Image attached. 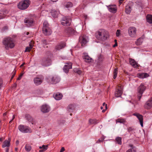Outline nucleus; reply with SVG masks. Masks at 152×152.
<instances>
[{
    "mask_svg": "<svg viewBox=\"0 0 152 152\" xmlns=\"http://www.w3.org/2000/svg\"><path fill=\"white\" fill-rule=\"evenodd\" d=\"M96 36L98 39L103 41L107 38L108 35L107 31L102 30L96 32Z\"/></svg>",
    "mask_w": 152,
    "mask_h": 152,
    "instance_id": "obj_1",
    "label": "nucleus"
},
{
    "mask_svg": "<svg viewBox=\"0 0 152 152\" xmlns=\"http://www.w3.org/2000/svg\"><path fill=\"white\" fill-rule=\"evenodd\" d=\"M3 43L5 46V48L7 49L9 48H13L15 46L13 39L10 37L4 38L3 40Z\"/></svg>",
    "mask_w": 152,
    "mask_h": 152,
    "instance_id": "obj_2",
    "label": "nucleus"
},
{
    "mask_svg": "<svg viewBox=\"0 0 152 152\" xmlns=\"http://www.w3.org/2000/svg\"><path fill=\"white\" fill-rule=\"evenodd\" d=\"M31 1L29 0H23L20 2L18 5V7L21 10L27 9L30 4Z\"/></svg>",
    "mask_w": 152,
    "mask_h": 152,
    "instance_id": "obj_3",
    "label": "nucleus"
},
{
    "mask_svg": "<svg viewBox=\"0 0 152 152\" xmlns=\"http://www.w3.org/2000/svg\"><path fill=\"white\" fill-rule=\"evenodd\" d=\"M18 129L20 132L24 133H30L32 132L31 130L29 127L21 124L18 126Z\"/></svg>",
    "mask_w": 152,
    "mask_h": 152,
    "instance_id": "obj_4",
    "label": "nucleus"
},
{
    "mask_svg": "<svg viewBox=\"0 0 152 152\" xmlns=\"http://www.w3.org/2000/svg\"><path fill=\"white\" fill-rule=\"evenodd\" d=\"M146 88V87L143 84L141 83L138 87L137 89L138 94L137 96L139 100L141 99L143 92L145 91Z\"/></svg>",
    "mask_w": 152,
    "mask_h": 152,
    "instance_id": "obj_5",
    "label": "nucleus"
},
{
    "mask_svg": "<svg viewBox=\"0 0 152 152\" xmlns=\"http://www.w3.org/2000/svg\"><path fill=\"white\" fill-rule=\"evenodd\" d=\"M71 18L69 16L63 17L61 20V23L63 26H69L71 23Z\"/></svg>",
    "mask_w": 152,
    "mask_h": 152,
    "instance_id": "obj_6",
    "label": "nucleus"
},
{
    "mask_svg": "<svg viewBox=\"0 0 152 152\" xmlns=\"http://www.w3.org/2000/svg\"><path fill=\"white\" fill-rule=\"evenodd\" d=\"M41 64L43 66H48L50 65L51 61L49 56H47L43 58L41 61Z\"/></svg>",
    "mask_w": 152,
    "mask_h": 152,
    "instance_id": "obj_7",
    "label": "nucleus"
},
{
    "mask_svg": "<svg viewBox=\"0 0 152 152\" xmlns=\"http://www.w3.org/2000/svg\"><path fill=\"white\" fill-rule=\"evenodd\" d=\"M137 30L134 27H130L128 29V32L129 35L132 37H135L136 34Z\"/></svg>",
    "mask_w": 152,
    "mask_h": 152,
    "instance_id": "obj_8",
    "label": "nucleus"
},
{
    "mask_svg": "<svg viewBox=\"0 0 152 152\" xmlns=\"http://www.w3.org/2000/svg\"><path fill=\"white\" fill-rule=\"evenodd\" d=\"M122 87L119 84L116 88L115 92V96L117 97L121 96L122 94Z\"/></svg>",
    "mask_w": 152,
    "mask_h": 152,
    "instance_id": "obj_9",
    "label": "nucleus"
},
{
    "mask_svg": "<svg viewBox=\"0 0 152 152\" xmlns=\"http://www.w3.org/2000/svg\"><path fill=\"white\" fill-rule=\"evenodd\" d=\"M48 80L53 83H56L60 81V78L57 76H50L49 77Z\"/></svg>",
    "mask_w": 152,
    "mask_h": 152,
    "instance_id": "obj_10",
    "label": "nucleus"
},
{
    "mask_svg": "<svg viewBox=\"0 0 152 152\" xmlns=\"http://www.w3.org/2000/svg\"><path fill=\"white\" fill-rule=\"evenodd\" d=\"M88 37L85 35H83L79 37V41L81 44V45L83 46L88 42Z\"/></svg>",
    "mask_w": 152,
    "mask_h": 152,
    "instance_id": "obj_11",
    "label": "nucleus"
},
{
    "mask_svg": "<svg viewBox=\"0 0 152 152\" xmlns=\"http://www.w3.org/2000/svg\"><path fill=\"white\" fill-rule=\"evenodd\" d=\"M43 77L42 76H38L34 79V82L36 85H39L43 82Z\"/></svg>",
    "mask_w": 152,
    "mask_h": 152,
    "instance_id": "obj_12",
    "label": "nucleus"
},
{
    "mask_svg": "<svg viewBox=\"0 0 152 152\" xmlns=\"http://www.w3.org/2000/svg\"><path fill=\"white\" fill-rule=\"evenodd\" d=\"M106 6L109 11L110 12L114 13L116 12L117 8L116 5L110 4Z\"/></svg>",
    "mask_w": 152,
    "mask_h": 152,
    "instance_id": "obj_13",
    "label": "nucleus"
},
{
    "mask_svg": "<svg viewBox=\"0 0 152 152\" xmlns=\"http://www.w3.org/2000/svg\"><path fill=\"white\" fill-rule=\"evenodd\" d=\"M66 64L64 65L63 68V70L66 73L68 72L69 70L72 68V63L70 62H68L66 63Z\"/></svg>",
    "mask_w": 152,
    "mask_h": 152,
    "instance_id": "obj_14",
    "label": "nucleus"
},
{
    "mask_svg": "<svg viewBox=\"0 0 152 152\" xmlns=\"http://www.w3.org/2000/svg\"><path fill=\"white\" fill-rule=\"evenodd\" d=\"M133 115L136 116L139 121L140 124L141 126H143V116L137 113H134L133 114Z\"/></svg>",
    "mask_w": 152,
    "mask_h": 152,
    "instance_id": "obj_15",
    "label": "nucleus"
},
{
    "mask_svg": "<svg viewBox=\"0 0 152 152\" xmlns=\"http://www.w3.org/2000/svg\"><path fill=\"white\" fill-rule=\"evenodd\" d=\"M75 32V30L70 27L67 28L65 30V33L68 35L74 34Z\"/></svg>",
    "mask_w": 152,
    "mask_h": 152,
    "instance_id": "obj_16",
    "label": "nucleus"
},
{
    "mask_svg": "<svg viewBox=\"0 0 152 152\" xmlns=\"http://www.w3.org/2000/svg\"><path fill=\"white\" fill-rule=\"evenodd\" d=\"M50 110V107L47 105H43L41 107V110L43 113H48L49 112Z\"/></svg>",
    "mask_w": 152,
    "mask_h": 152,
    "instance_id": "obj_17",
    "label": "nucleus"
},
{
    "mask_svg": "<svg viewBox=\"0 0 152 152\" xmlns=\"http://www.w3.org/2000/svg\"><path fill=\"white\" fill-rule=\"evenodd\" d=\"M24 22L28 26H30L33 25L34 21L31 18H26L24 20Z\"/></svg>",
    "mask_w": 152,
    "mask_h": 152,
    "instance_id": "obj_18",
    "label": "nucleus"
},
{
    "mask_svg": "<svg viewBox=\"0 0 152 152\" xmlns=\"http://www.w3.org/2000/svg\"><path fill=\"white\" fill-rule=\"evenodd\" d=\"M152 107V99H150L144 105L145 109H149Z\"/></svg>",
    "mask_w": 152,
    "mask_h": 152,
    "instance_id": "obj_19",
    "label": "nucleus"
},
{
    "mask_svg": "<svg viewBox=\"0 0 152 152\" xmlns=\"http://www.w3.org/2000/svg\"><path fill=\"white\" fill-rule=\"evenodd\" d=\"M137 76L139 78L143 79L148 77L149 75L147 73H142L137 74Z\"/></svg>",
    "mask_w": 152,
    "mask_h": 152,
    "instance_id": "obj_20",
    "label": "nucleus"
},
{
    "mask_svg": "<svg viewBox=\"0 0 152 152\" xmlns=\"http://www.w3.org/2000/svg\"><path fill=\"white\" fill-rule=\"evenodd\" d=\"M8 12V11L6 9H4L0 11V19L4 18L6 14Z\"/></svg>",
    "mask_w": 152,
    "mask_h": 152,
    "instance_id": "obj_21",
    "label": "nucleus"
},
{
    "mask_svg": "<svg viewBox=\"0 0 152 152\" xmlns=\"http://www.w3.org/2000/svg\"><path fill=\"white\" fill-rule=\"evenodd\" d=\"M65 46V43L64 42H61L56 46L55 49L57 50H59L64 48Z\"/></svg>",
    "mask_w": 152,
    "mask_h": 152,
    "instance_id": "obj_22",
    "label": "nucleus"
},
{
    "mask_svg": "<svg viewBox=\"0 0 152 152\" xmlns=\"http://www.w3.org/2000/svg\"><path fill=\"white\" fill-rule=\"evenodd\" d=\"M50 13L53 18H56L57 17L59 12L57 10H56L55 9H52L50 12Z\"/></svg>",
    "mask_w": 152,
    "mask_h": 152,
    "instance_id": "obj_23",
    "label": "nucleus"
},
{
    "mask_svg": "<svg viewBox=\"0 0 152 152\" xmlns=\"http://www.w3.org/2000/svg\"><path fill=\"white\" fill-rule=\"evenodd\" d=\"M42 31L44 34L46 36L50 35L52 33V31L50 28H46V30H44L42 28Z\"/></svg>",
    "mask_w": 152,
    "mask_h": 152,
    "instance_id": "obj_24",
    "label": "nucleus"
},
{
    "mask_svg": "<svg viewBox=\"0 0 152 152\" xmlns=\"http://www.w3.org/2000/svg\"><path fill=\"white\" fill-rule=\"evenodd\" d=\"M83 57L86 62H90L91 61L92 58L87 54H84L83 56Z\"/></svg>",
    "mask_w": 152,
    "mask_h": 152,
    "instance_id": "obj_25",
    "label": "nucleus"
},
{
    "mask_svg": "<svg viewBox=\"0 0 152 152\" xmlns=\"http://www.w3.org/2000/svg\"><path fill=\"white\" fill-rule=\"evenodd\" d=\"M129 61L130 64L134 68H137L138 65L135 60L132 58H129Z\"/></svg>",
    "mask_w": 152,
    "mask_h": 152,
    "instance_id": "obj_26",
    "label": "nucleus"
},
{
    "mask_svg": "<svg viewBox=\"0 0 152 152\" xmlns=\"http://www.w3.org/2000/svg\"><path fill=\"white\" fill-rule=\"evenodd\" d=\"M25 117L27 120L29 122H31L33 124H34L33 118L30 115L27 114L26 115Z\"/></svg>",
    "mask_w": 152,
    "mask_h": 152,
    "instance_id": "obj_27",
    "label": "nucleus"
},
{
    "mask_svg": "<svg viewBox=\"0 0 152 152\" xmlns=\"http://www.w3.org/2000/svg\"><path fill=\"white\" fill-rule=\"evenodd\" d=\"M10 139H8V140H5L3 142L2 147L4 148L6 147H9L10 145Z\"/></svg>",
    "mask_w": 152,
    "mask_h": 152,
    "instance_id": "obj_28",
    "label": "nucleus"
},
{
    "mask_svg": "<svg viewBox=\"0 0 152 152\" xmlns=\"http://www.w3.org/2000/svg\"><path fill=\"white\" fill-rule=\"evenodd\" d=\"M99 121L96 119H90L89 120V123L91 125H95L98 123Z\"/></svg>",
    "mask_w": 152,
    "mask_h": 152,
    "instance_id": "obj_29",
    "label": "nucleus"
},
{
    "mask_svg": "<svg viewBox=\"0 0 152 152\" xmlns=\"http://www.w3.org/2000/svg\"><path fill=\"white\" fill-rule=\"evenodd\" d=\"M75 105L73 104H70L67 107V109L69 112H72L75 109Z\"/></svg>",
    "mask_w": 152,
    "mask_h": 152,
    "instance_id": "obj_30",
    "label": "nucleus"
},
{
    "mask_svg": "<svg viewBox=\"0 0 152 152\" xmlns=\"http://www.w3.org/2000/svg\"><path fill=\"white\" fill-rule=\"evenodd\" d=\"M147 21L150 23H152V15H148L146 17Z\"/></svg>",
    "mask_w": 152,
    "mask_h": 152,
    "instance_id": "obj_31",
    "label": "nucleus"
},
{
    "mask_svg": "<svg viewBox=\"0 0 152 152\" xmlns=\"http://www.w3.org/2000/svg\"><path fill=\"white\" fill-rule=\"evenodd\" d=\"M62 95L61 94H56L54 96V98L56 100H59L61 99Z\"/></svg>",
    "mask_w": 152,
    "mask_h": 152,
    "instance_id": "obj_32",
    "label": "nucleus"
},
{
    "mask_svg": "<svg viewBox=\"0 0 152 152\" xmlns=\"http://www.w3.org/2000/svg\"><path fill=\"white\" fill-rule=\"evenodd\" d=\"M130 146L131 148L127 150L126 152H136V148L132 145H130Z\"/></svg>",
    "mask_w": 152,
    "mask_h": 152,
    "instance_id": "obj_33",
    "label": "nucleus"
},
{
    "mask_svg": "<svg viewBox=\"0 0 152 152\" xmlns=\"http://www.w3.org/2000/svg\"><path fill=\"white\" fill-rule=\"evenodd\" d=\"M131 8L129 6H126L125 8V12L126 13L129 14L131 11Z\"/></svg>",
    "mask_w": 152,
    "mask_h": 152,
    "instance_id": "obj_34",
    "label": "nucleus"
},
{
    "mask_svg": "<svg viewBox=\"0 0 152 152\" xmlns=\"http://www.w3.org/2000/svg\"><path fill=\"white\" fill-rule=\"evenodd\" d=\"M143 41V39L141 38H140L137 40L135 42V44L137 45L141 44Z\"/></svg>",
    "mask_w": 152,
    "mask_h": 152,
    "instance_id": "obj_35",
    "label": "nucleus"
},
{
    "mask_svg": "<svg viewBox=\"0 0 152 152\" xmlns=\"http://www.w3.org/2000/svg\"><path fill=\"white\" fill-rule=\"evenodd\" d=\"M46 28H50L49 27V25L47 21H45L43 23V27L42 28H43L44 30H46Z\"/></svg>",
    "mask_w": 152,
    "mask_h": 152,
    "instance_id": "obj_36",
    "label": "nucleus"
},
{
    "mask_svg": "<svg viewBox=\"0 0 152 152\" xmlns=\"http://www.w3.org/2000/svg\"><path fill=\"white\" fill-rule=\"evenodd\" d=\"M118 69L117 68H115L114 69L113 78L114 79H115L117 77L118 73Z\"/></svg>",
    "mask_w": 152,
    "mask_h": 152,
    "instance_id": "obj_37",
    "label": "nucleus"
},
{
    "mask_svg": "<svg viewBox=\"0 0 152 152\" xmlns=\"http://www.w3.org/2000/svg\"><path fill=\"white\" fill-rule=\"evenodd\" d=\"M116 122L117 123L124 124L126 122V121L124 119L118 118L116 120Z\"/></svg>",
    "mask_w": 152,
    "mask_h": 152,
    "instance_id": "obj_38",
    "label": "nucleus"
},
{
    "mask_svg": "<svg viewBox=\"0 0 152 152\" xmlns=\"http://www.w3.org/2000/svg\"><path fill=\"white\" fill-rule=\"evenodd\" d=\"M121 138L120 137H117L116 138L115 140L117 143L119 145H121L122 144Z\"/></svg>",
    "mask_w": 152,
    "mask_h": 152,
    "instance_id": "obj_39",
    "label": "nucleus"
},
{
    "mask_svg": "<svg viewBox=\"0 0 152 152\" xmlns=\"http://www.w3.org/2000/svg\"><path fill=\"white\" fill-rule=\"evenodd\" d=\"M30 47H27L26 48L25 52H29L30 51L31 49L32 48L33 45L32 44H29Z\"/></svg>",
    "mask_w": 152,
    "mask_h": 152,
    "instance_id": "obj_40",
    "label": "nucleus"
},
{
    "mask_svg": "<svg viewBox=\"0 0 152 152\" xmlns=\"http://www.w3.org/2000/svg\"><path fill=\"white\" fill-rule=\"evenodd\" d=\"M74 72L77 73L78 74L80 75L82 74V71L77 68H75L74 70Z\"/></svg>",
    "mask_w": 152,
    "mask_h": 152,
    "instance_id": "obj_41",
    "label": "nucleus"
},
{
    "mask_svg": "<svg viewBox=\"0 0 152 152\" xmlns=\"http://www.w3.org/2000/svg\"><path fill=\"white\" fill-rule=\"evenodd\" d=\"M72 4L70 2H67L66 4L65 5V7L67 8L71 7H72Z\"/></svg>",
    "mask_w": 152,
    "mask_h": 152,
    "instance_id": "obj_42",
    "label": "nucleus"
},
{
    "mask_svg": "<svg viewBox=\"0 0 152 152\" xmlns=\"http://www.w3.org/2000/svg\"><path fill=\"white\" fill-rule=\"evenodd\" d=\"M103 59V56L102 55H100L98 56V62L99 63L101 62L102 61Z\"/></svg>",
    "mask_w": 152,
    "mask_h": 152,
    "instance_id": "obj_43",
    "label": "nucleus"
},
{
    "mask_svg": "<svg viewBox=\"0 0 152 152\" xmlns=\"http://www.w3.org/2000/svg\"><path fill=\"white\" fill-rule=\"evenodd\" d=\"M48 145H43L42 146H40L39 147V148L40 149H43L44 151L46 150L48 148Z\"/></svg>",
    "mask_w": 152,
    "mask_h": 152,
    "instance_id": "obj_44",
    "label": "nucleus"
},
{
    "mask_svg": "<svg viewBox=\"0 0 152 152\" xmlns=\"http://www.w3.org/2000/svg\"><path fill=\"white\" fill-rule=\"evenodd\" d=\"M25 149L26 151H29L31 149V148L30 146L26 145L25 146Z\"/></svg>",
    "mask_w": 152,
    "mask_h": 152,
    "instance_id": "obj_45",
    "label": "nucleus"
},
{
    "mask_svg": "<svg viewBox=\"0 0 152 152\" xmlns=\"http://www.w3.org/2000/svg\"><path fill=\"white\" fill-rule=\"evenodd\" d=\"M116 36L117 37H119L121 35V30H117L116 32Z\"/></svg>",
    "mask_w": 152,
    "mask_h": 152,
    "instance_id": "obj_46",
    "label": "nucleus"
},
{
    "mask_svg": "<svg viewBox=\"0 0 152 152\" xmlns=\"http://www.w3.org/2000/svg\"><path fill=\"white\" fill-rule=\"evenodd\" d=\"M104 140V138L103 137H101L99 138L96 142V143H99L102 142Z\"/></svg>",
    "mask_w": 152,
    "mask_h": 152,
    "instance_id": "obj_47",
    "label": "nucleus"
},
{
    "mask_svg": "<svg viewBox=\"0 0 152 152\" xmlns=\"http://www.w3.org/2000/svg\"><path fill=\"white\" fill-rule=\"evenodd\" d=\"M42 44L44 45H46L47 44L48 42L46 39H43L42 40Z\"/></svg>",
    "mask_w": 152,
    "mask_h": 152,
    "instance_id": "obj_48",
    "label": "nucleus"
},
{
    "mask_svg": "<svg viewBox=\"0 0 152 152\" xmlns=\"http://www.w3.org/2000/svg\"><path fill=\"white\" fill-rule=\"evenodd\" d=\"M134 130V129L132 127H129L128 128V132H132V131Z\"/></svg>",
    "mask_w": 152,
    "mask_h": 152,
    "instance_id": "obj_49",
    "label": "nucleus"
},
{
    "mask_svg": "<svg viewBox=\"0 0 152 152\" xmlns=\"http://www.w3.org/2000/svg\"><path fill=\"white\" fill-rule=\"evenodd\" d=\"M16 73V71H15L14 70L12 72V75L11 77V80H12V79L14 77L15 74Z\"/></svg>",
    "mask_w": 152,
    "mask_h": 152,
    "instance_id": "obj_50",
    "label": "nucleus"
},
{
    "mask_svg": "<svg viewBox=\"0 0 152 152\" xmlns=\"http://www.w3.org/2000/svg\"><path fill=\"white\" fill-rule=\"evenodd\" d=\"M23 74L22 73H21L18 78H17V80H20L21 78H22V76L23 75Z\"/></svg>",
    "mask_w": 152,
    "mask_h": 152,
    "instance_id": "obj_51",
    "label": "nucleus"
},
{
    "mask_svg": "<svg viewBox=\"0 0 152 152\" xmlns=\"http://www.w3.org/2000/svg\"><path fill=\"white\" fill-rule=\"evenodd\" d=\"M3 81L1 79H0V88L2 87Z\"/></svg>",
    "mask_w": 152,
    "mask_h": 152,
    "instance_id": "obj_52",
    "label": "nucleus"
},
{
    "mask_svg": "<svg viewBox=\"0 0 152 152\" xmlns=\"http://www.w3.org/2000/svg\"><path fill=\"white\" fill-rule=\"evenodd\" d=\"M64 150H65L64 148V147H63L61 148L60 151V152H63L64 151Z\"/></svg>",
    "mask_w": 152,
    "mask_h": 152,
    "instance_id": "obj_53",
    "label": "nucleus"
},
{
    "mask_svg": "<svg viewBox=\"0 0 152 152\" xmlns=\"http://www.w3.org/2000/svg\"><path fill=\"white\" fill-rule=\"evenodd\" d=\"M118 45V43L117 42H115V44L113 45V47L114 48L115 47L117 46Z\"/></svg>",
    "mask_w": 152,
    "mask_h": 152,
    "instance_id": "obj_54",
    "label": "nucleus"
},
{
    "mask_svg": "<svg viewBox=\"0 0 152 152\" xmlns=\"http://www.w3.org/2000/svg\"><path fill=\"white\" fill-rule=\"evenodd\" d=\"M17 84L16 83H15L13 86V87L14 88H16L17 87Z\"/></svg>",
    "mask_w": 152,
    "mask_h": 152,
    "instance_id": "obj_55",
    "label": "nucleus"
},
{
    "mask_svg": "<svg viewBox=\"0 0 152 152\" xmlns=\"http://www.w3.org/2000/svg\"><path fill=\"white\" fill-rule=\"evenodd\" d=\"M123 1V0H119V4H121L122 3Z\"/></svg>",
    "mask_w": 152,
    "mask_h": 152,
    "instance_id": "obj_56",
    "label": "nucleus"
},
{
    "mask_svg": "<svg viewBox=\"0 0 152 152\" xmlns=\"http://www.w3.org/2000/svg\"><path fill=\"white\" fill-rule=\"evenodd\" d=\"M19 142L18 140L16 141V144L17 145H18L19 143Z\"/></svg>",
    "mask_w": 152,
    "mask_h": 152,
    "instance_id": "obj_57",
    "label": "nucleus"
},
{
    "mask_svg": "<svg viewBox=\"0 0 152 152\" xmlns=\"http://www.w3.org/2000/svg\"><path fill=\"white\" fill-rule=\"evenodd\" d=\"M15 118V116H14V115H13V117H12V119L11 121H10L9 123H11V122H12V120H13Z\"/></svg>",
    "mask_w": 152,
    "mask_h": 152,
    "instance_id": "obj_58",
    "label": "nucleus"
},
{
    "mask_svg": "<svg viewBox=\"0 0 152 152\" xmlns=\"http://www.w3.org/2000/svg\"><path fill=\"white\" fill-rule=\"evenodd\" d=\"M105 105V107H106V109H107V104H105V103H103V106H104Z\"/></svg>",
    "mask_w": 152,
    "mask_h": 152,
    "instance_id": "obj_59",
    "label": "nucleus"
},
{
    "mask_svg": "<svg viewBox=\"0 0 152 152\" xmlns=\"http://www.w3.org/2000/svg\"><path fill=\"white\" fill-rule=\"evenodd\" d=\"M5 152H9V148H7L6 149ZM10 152H12V151Z\"/></svg>",
    "mask_w": 152,
    "mask_h": 152,
    "instance_id": "obj_60",
    "label": "nucleus"
},
{
    "mask_svg": "<svg viewBox=\"0 0 152 152\" xmlns=\"http://www.w3.org/2000/svg\"><path fill=\"white\" fill-rule=\"evenodd\" d=\"M44 151L43 149H42L41 150H40L39 151V152H43Z\"/></svg>",
    "mask_w": 152,
    "mask_h": 152,
    "instance_id": "obj_61",
    "label": "nucleus"
},
{
    "mask_svg": "<svg viewBox=\"0 0 152 152\" xmlns=\"http://www.w3.org/2000/svg\"><path fill=\"white\" fill-rule=\"evenodd\" d=\"M25 63H23V64H22L20 66V67H23V65L25 64Z\"/></svg>",
    "mask_w": 152,
    "mask_h": 152,
    "instance_id": "obj_62",
    "label": "nucleus"
},
{
    "mask_svg": "<svg viewBox=\"0 0 152 152\" xmlns=\"http://www.w3.org/2000/svg\"><path fill=\"white\" fill-rule=\"evenodd\" d=\"M18 150V148H15V151H17Z\"/></svg>",
    "mask_w": 152,
    "mask_h": 152,
    "instance_id": "obj_63",
    "label": "nucleus"
},
{
    "mask_svg": "<svg viewBox=\"0 0 152 152\" xmlns=\"http://www.w3.org/2000/svg\"><path fill=\"white\" fill-rule=\"evenodd\" d=\"M84 17L86 19L87 17V16L86 15H84Z\"/></svg>",
    "mask_w": 152,
    "mask_h": 152,
    "instance_id": "obj_64",
    "label": "nucleus"
}]
</instances>
